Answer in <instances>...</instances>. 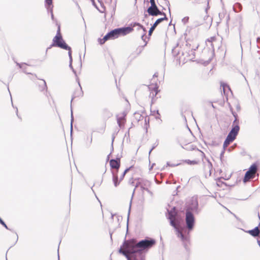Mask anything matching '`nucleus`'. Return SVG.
<instances>
[{
  "mask_svg": "<svg viewBox=\"0 0 260 260\" xmlns=\"http://www.w3.org/2000/svg\"><path fill=\"white\" fill-rule=\"evenodd\" d=\"M41 80L43 82V84L42 85L40 84L39 85V89L41 92H43V91H44L47 92V84H46V82L43 79H42Z\"/></svg>",
  "mask_w": 260,
  "mask_h": 260,
  "instance_id": "nucleus-22",
  "label": "nucleus"
},
{
  "mask_svg": "<svg viewBox=\"0 0 260 260\" xmlns=\"http://www.w3.org/2000/svg\"><path fill=\"white\" fill-rule=\"evenodd\" d=\"M55 47V45H53V43L50 45L49 47H48L47 48L46 51H47L49 49H51L52 47Z\"/></svg>",
  "mask_w": 260,
  "mask_h": 260,
  "instance_id": "nucleus-39",
  "label": "nucleus"
},
{
  "mask_svg": "<svg viewBox=\"0 0 260 260\" xmlns=\"http://www.w3.org/2000/svg\"><path fill=\"white\" fill-rule=\"evenodd\" d=\"M149 188L150 187H147V189H145L144 191H146L147 192H148L149 191Z\"/></svg>",
  "mask_w": 260,
  "mask_h": 260,
  "instance_id": "nucleus-50",
  "label": "nucleus"
},
{
  "mask_svg": "<svg viewBox=\"0 0 260 260\" xmlns=\"http://www.w3.org/2000/svg\"><path fill=\"white\" fill-rule=\"evenodd\" d=\"M147 17V14H145V18H146Z\"/></svg>",
  "mask_w": 260,
  "mask_h": 260,
  "instance_id": "nucleus-56",
  "label": "nucleus"
},
{
  "mask_svg": "<svg viewBox=\"0 0 260 260\" xmlns=\"http://www.w3.org/2000/svg\"><path fill=\"white\" fill-rule=\"evenodd\" d=\"M240 127L238 125V121L236 118L235 120L233 122V128L231 131L229 133L227 138L231 139L232 140L234 141L238 134L239 131Z\"/></svg>",
  "mask_w": 260,
  "mask_h": 260,
  "instance_id": "nucleus-8",
  "label": "nucleus"
},
{
  "mask_svg": "<svg viewBox=\"0 0 260 260\" xmlns=\"http://www.w3.org/2000/svg\"><path fill=\"white\" fill-rule=\"evenodd\" d=\"M129 241H131V239L125 240L118 250L119 253L125 256L127 260L131 259V257L135 250L134 248L131 246V243H129Z\"/></svg>",
  "mask_w": 260,
  "mask_h": 260,
  "instance_id": "nucleus-3",
  "label": "nucleus"
},
{
  "mask_svg": "<svg viewBox=\"0 0 260 260\" xmlns=\"http://www.w3.org/2000/svg\"><path fill=\"white\" fill-rule=\"evenodd\" d=\"M45 7H46V9H47L48 12L50 13L51 18L53 20L54 18L53 14V6L52 5V0H45Z\"/></svg>",
  "mask_w": 260,
  "mask_h": 260,
  "instance_id": "nucleus-15",
  "label": "nucleus"
},
{
  "mask_svg": "<svg viewBox=\"0 0 260 260\" xmlns=\"http://www.w3.org/2000/svg\"><path fill=\"white\" fill-rule=\"evenodd\" d=\"M110 237H111V238L112 239V233H110Z\"/></svg>",
  "mask_w": 260,
  "mask_h": 260,
  "instance_id": "nucleus-59",
  "label": "nucleus"
},
{
  "mask_svg": "<svg viewBox=\"0 0 260 260\" xmlns=\"http://www.w3.org/2000/svg\"><path fill=\"white\" fill-rule=\"evenodd\" d=\"M149 15L156 16L159 15H162V13L157 7H149L147 10Z\"/></svg>",
  "mask_w": 260,
  "mask_h": 260,
  "instance_id": "nucleus-13",
  "label": "nucleus"
},
{
  "mask_svg": "<svg viewBox=\"0 0 260 260\" xmlns=\"http://www.w3.org/2000/svg\"><path fill=\"white\" fill-rule=\"evenodd\" d=\"M157 114L158 115V116H156V118H159V116H160V114L159 113H158V111H157Z\"/></svg>",
  "mask_w": 260,
  "mask_h": 260,
  "instance_id": "nucleus-48",
  "label": "nucleus"
},
{
  "mask_svg": "<svg viewBox=\"0 0 260 260\" xmlns=\"http://www.w3.org/2000/svg\"><path fill=\"white\" fill-rule=\"evenodd\" d=\"M2 218L0 217V221H2Z\"/></svg>",
  "mask_w": 260,
  "mask_h": 260,
  "instance_id": "nucleus-63",
  "label": "nucleus"
},
{
  "mask_svg": "<svg viewBox=\"0 0 260 260\" xmlns=\"http://www.w3.org/2000/svg\"><path fill=\"white\" fill-rule=\"evenodd\" d=\"M128 217H129V215H128ZM129 218H127V222L128 221Z\"/></svg>",
  "mask_w": 260,
  "mask_h": 260,
  "instance_id": "nucleus-60",
  "label": "nucleus"
},
{
  "mask_svg": "<svg viewBox=\"0 0 260 260\" xmlns=\"http://www.w3.org/2000/svg\"><path fill=\"white\" fill-rule=\"evenodd\" d=\"M110 166L111 169H115V171L118 172L120 167V157H117L116 159H112L110 160Z\"/></svg>",
  "mask_w": 260,
  "mask_h": 260,
  "instance_id": "nucleus-10",
  "label": "nucleus"
},
{
  "mask_svg": "<svg viewBox=\"0 0 260 260\" xmlns=\"http://www.w3.org/2000/svg\"><path fill=\"white\" fill-rule=\"evenodd\" d=\"M110 2H111L112 0H110Z\"/></svg>",
  "mask_w": 260,
  "mask_h": 260,
  "instance_id": "nucleus-64",
  "label": "nucleus"
},
{
  "mask_svg": "<svg viewBox=\"0 0 260 260\" xmlns=\"http://www.w3.org/2000/svg\"><path fill=\"white\" fill-rule=\"evenodd\" d=\"M17 65L20 68H22V67H23V64H21V63H17Z\"/></svg>",
  "mask_w": 260,
  "mask_h": 260,
  "instance_id": "nucleus-41",
  "label": "nucleus"
},
{
  "mask_svg": "<svg viewBox=\"0 0 260 260\" xmlns=\"http://www.w3.org/2000/svg\"><path fill=\"white\" fill-rule=\"evenodd\" d=\"M216 42L215 37H211L206 41V44L207 46L211 47L212 52L214 51V43Z\"/></svg>",
  "mask_w": 260,
  "mask_h": 260,
  "instance_id": "nucleus-16",
  "label": "nucleus"
},
{
  "mask_svg": "<svg viewBox=\"0 0 260 260\" xmlns=\"http://www.w3.org/2000/svg\"><path fill=\"white\" fill-rule=\"evenodd\" d=\"M135 181H136V183L135 184V187L132 193V199L133 198L136 188L140 187L143 195L144 190L147 189V187H150L151 186V182L143 178H136Z\"/></svg>",
  "mask_w": 260,
  "mask_h": 260,
  "instance_id": "nucleus-5",
  "label": "nucleus"
},
{
  "mask_svg": "<svg viewBox=\"0 0 260 260\" xmlns=\"http://www.w3.org/2000/svg\"><path fill=\"white\" fill-rule=\"evenodd\" d=\"M185 162L189 165H196L198 164L196 160H190L189 159L186 160Z\"/></svg>",
  "mask_w": 260,
  "mask_h": 260,
  "instance_id": "nucleus-32",
  "label": "nucleus"
},
{
  "mask_svg": "<svg viewBox=\"0 0 260 260\" xmlns=\"http://www.w3.org/2000/svg\"><path fill=\"white\" fill-rule=\"evenodd\" d=\"M209 165L210 166H212L211 164L209 161Z\"/></svg>",
  "mask_w": 260,
  "mask_h": 260,
  "instance_id": "nucleus-57",
  "label": "nucleus"
},
{
  "mask_svg": "<svg viewBox=\"0 0 260 260\" xmlns=\"http://www.w3.org/2000/svg\"><path fill=\"white\" fill-rule=\"evenodd\" d=\"M149 90L150 91V97H151L152 99L156 96L158 92V86L156 84H151L148 86Z\"/></svg>",
  "mask_w": 260,
  "mask_h": 260,
  "instance_id": "nucleus-12",
  "label": "nucleus"
},
{
  "mask_svg": "<svg viewBox=\"0 0 260 260\" xmlns=\"http://www.w3.org/2000/svg\"><path fill=\"white\" fill-rule=\"evenodd\" d=\"M151 197L153 195L152 192L149 190L148 192H147Z\"/></svg>",
  "mask_w": 260,
  "mask_h": 260,
  "instance_id": "nucleus-46",
  "label": "nucleus"
},
{
  "mask_svg": "<svg viewBox=\"0 0 260 260\" xmlns=\"http://www.w3.org/2000/svg\"><path fill=\"white\" fill-rule=\"evenodd\" d=\"M162 21V17L158 18L156 20L153 25L150 27L148 31V36H151L153 31L154 30L156 26L161 22Z\"/></svg>",
  "mask_w": 260,
  "mask_h": 260,
  "instance_id": "nucleus-20",
  "label": "nucleus"
},
{
  "mask_svg": "<svg viewBox=\"0 0 260 260\" xmlns=\"http://www.w3.org/2000/svg\"><path fill=\"white\" fill-rule=\"evenodd\" d=\"M153 76H156V74H155Z\"/></svg>",
  "mask_w": 260,
  "mask_h": 260,
  "instance_id": "nucleus-62",
  "label": "nucleus"
},
{
  "mask_svg": "<svg viewBox=\"0 0 260 260\" xmlns=\"http://www.w3.org/2000/svg\"><path fill=\"white\" fill-rule=\"evenodd\" d=\"M258 244L259 246H260V241H258Z\"/></svg>",
  "mask_w": 260,
  "mask_h": 260,
  "instance_id": "nucleus-55",
  "label": "nucleus"
},
{
  "mask_svg": "<svg viewBox=\"0 0 260 260\" xmlns=\"http://www.w3.org/2000/svg\"><path fill=\"white\" fill-rule=\"evenodd\" d=\"M71 134L72 135L73 132V122L74 120V117L73 115V111H72V104H71Z\"/></svg>",
  "mask_w": 260,
  "mask_h": 260,
  "instance_id": "nucleus-27",
  "label": "nucleus"
},
{
  "mask_svg": "<svg viewBox=\"0 0 260 260\" xmlns=\"http://www.w3.org/2000/svg\"><path fill=\"white\" fill-rule=\"evenodd\" d=\"M6 224L5 223V222H4V223H2V225L3 226H4V225H6Z\"/></svg>",
  "mask_w": 260,
  "mask_h": 260,
  "instance_id": "nucleus-53",
  "label": "nucleus"
},
{
  "mask_svg": "<svg viewBox=\"0 0 260 260\" xmlns=\"http://www.w3.org/2000/svg\"><path fill=\"white\" fill-rule=\"evenodd\" d=\"M72 71L75 74V76L77 77V73H76V71L74 70V69H73L72 70Z\"/></svg>",
  "mask_w": 260,
  "mask_h": 260,
  "instance_id": "nucleus-43",
  "label": "nucleus"
},
{
  "mask_svg": "<svg viewBox=\"0 0 260 260\" xmlns=\"http://www.w3.org/2000/svg\"><path fill=\"white\" fill-rule=\"evenodd\" d=\"M103 117L105 119H108L113 116L112 113L107 108L104 109L102 112Z\"/></svg>",
  "mask_w": 260,
  "mask_h": 260,
  "instance_id": "nucleus-21",
  "label": "nucleus"
},
{
  "mask_svg": "<svg viewBox=\"0 0 260 260\" xmlns=\"http://www.w3.org/2000/svg\"><path fill=\"white\" fill-rule=\"evenodd\" d=\"M114 139H115V136L114 135H112V145H113V143L114 142Z\"/></svg>",
  "mask_w": 260,
  "mask_h": 260,
  "instance_id": "nucleus-45",
  "label": "nucleus"
},
{
  "mask_svg": "<svg viewBox=\"0 0 260 260\" xmlns=\"http://www.w3.org/2000/svg\"><path fill=\"white\" fill-rule=\"evenodd\" d=\"M66 50H68V55L69 56L70 61H73L72 56V49L69 46V49H66Z\"/></svg>",
  "mask_w": 260,
  "mask_h": 260,
  "instance_id": "nucleus-30",
  "label": "nucleus"
},
{
  "mask_svg": "<svg viewBox=\"0 0 260 260\" xmlns=\"http://www.w3.org/2000/svg\"><path fill=\"white\" fill-rule=\"evenodd\" d=\"M6 224L5 223V222H4V223H2V225L3 226H4V225H6Z\"/></svg>",
  "mask_w": 260,
  "mask_h": 260,
  "instance_id": "nucleus-52",
  "label": "nucleus"
},
{
  "mask_svg": "<svg viewBox=\"0 0 260 260\" xmlns=\"http://www.w3.org/2000/svg\"><path fill=\"white\" fill-rule=\"evenodd\" d=\"M127 134L129 135V130L128 131V132H127Z\"/></svg>",
  "mask_w": 260,
  "mask_h": 260,
  "instance_id": "nucleus-61",
  "label": "nucleus"
},
{
  "mask_svg": "<svg viewBox=\"0 0 260 260\" xmlns=\"http://www.w3.org/2000/svg\"><path fill=\"white\" fill-rule=\"evenodd\" d=\"M233 141L231 139H229V138H226V139L225 140L224 143H223V148L225 149L226 147H227L228 146V145L230 144V143L232 142Z\"/></svg>",
  "mask_w": 260,
  "mask_h": 260,
  "instance_id": "nucleus-26",
  "label": "nucleus"
},
{
  "mask_svg": "<svg viewBox=\"0 0 260 260\" xmlns=\"http://www.w3.org/2000/svg\"><path fill=\"white\" fill-rule=\"evenodd\" d=\"M118 30L119 31L120 36L126 35L133 30V28H132V23L129 25V26L127 27H123L118 28Z\"/></svg>",
  "mask_w": 260,
  "mask_h": 260,
  "instance_id": "nucleus-14",
  "label": "nucleus"
},
{
  "mask_svg": "<svg viewBox=\"0 0 260 260\" xmlns=\"http://www.w3.org/2000/svg\"><path fill=\"white\" fill-rule=\"evenodd\" d=\"M123 119H124V117L117 118V122L120 128H122L123 126V124L121 122V121Z\"/></svg>",
  "mask_w": 260,
  "mask_h": 260,
  "instance_id": "nucleus-28",
  "label": "nucleus"
},
{
  "mask_svg": "<svg viewBox=\"0 0 260 260\" xmlns=\"http://www.w3.org/2000/svg\"><path fill=\"white\" fill-rule=\"evenodd\" d=\"M53 45L63 49H69V46L63 40L60 33V25L57 24V30L55 36L53 39Z\"/></svg>",
  "mask_w": 260,
  "mask_h": 260,
  "instance_id": "nucleus-4",
  "label": "nucleus"
},
{
  "mask_svg": "<svg viewBox=\"0 0 260 260\" xmlns=\"http://www.w3.org/2000/svg\"><path fill=\"white\" fill-rule=\"evenodd\" d=\"M191 203L188 207V209L192 211H196L198 207V202L196 198H193L191 200Z\"/></svg>",
  "mask_w": 260,
  "mask_h": 260,
  "instance_id": "nucleus-19",
  "label": "nucleus"
},
{
  "mask_svg": "<svg viewBox=\"0 0 260 260\" xmlns=\"http://www.w3.org/2000/svg\"><path fill=\"white\" fill-rule=\"evenodd\" d=\"M146 253L135 249L130 260H145Z\"/></svg>",
  "mask_w": 260,
  "mask_h": 260,
  "instance_id": "nucleus-9",
  "label": "nucleus"
},
{
  "mask_svg": "<svg viewBox=\"0 0 260 260\" xmlns=\"http://www.w3.org/2000/svg\"><path fill=\"white\" fill-rule=\"evenodd\" d=\"M131 246L134 248L135 249L139 251L144 252L146 253L148 249L152 247L156 243L154 239L146 237L145 239L137 241L136 239H131Z\"/></svg>",
  "mask_w": 260,
  "mask_h": 260,
  "instance_id": "nucleus-2",
  "label": "nucleus"
},
{
  "mask_svg": "<svg viewBox=\"0 0 260 260\" xmlns=\"http://www.w3.org/2000/svg\"><path fill=\"white\" fill-rule=\"evenodd\" d=\"M4 221L2 220V221H0V223L2 224V223H4Z\"/></svg>",
  "mask_w": 260,
  "mask_h": 260,
  "instance_id": "nucleus-54",
  "label": "nucleus"
},
{
  "mask_svg": "<svg viewBox=\"0 0 260 260\" xmlns=\"http://www.w3.org/2000/svg\"><path fill=\"white\" fill-rule=\"evenodd\" d=\"M92 141V136H91L90 140H89V145H90L91 144Z\"/></svg>",
  "mask_w": 260,
  "mask_h": 260,
  "instance_id": "nucleus-47",
  "label": "nucleus"
},
{
  "mask_svg": "<svg viewBox=\"0 0 260 260\" xmlns=\"http://www.w3.org/2000/svg\"><path fill=\"white\" fill-rule=\"evenodd\" d=\"M16 115H17V117H18L19 118L21 119V117H20L19 116V115H18V109H17V108H16Z\"/></svg>",
  "mask_w": 260,
  "mask_h": 260,
  "instance_id": "nucleus-42",
  "label": "nucleus"
},
{
  "mask_svg": "<svg viewBox=\"0 0 260 260\" xmlns=\"http://www.w3.org/2000/svg\"><path fill=\"white\" fill-rule=\"evenodd\" d=\"M248 232L252 236L256 237L259 235L260 231L258 227H255L254 229L249 231Z\"/></svg>",
  "mask_w": 260,
  "mask_h": 260,
  "instance_id": "nucleus-23",
  "label": "nucleus"
},
{
  "mask_svg": "<svg viewBox=\"0 0 260 260\" xmlns=\"http://www.w3.org/2000/svg\"><path fill=\"white\" fill-rule=\"evenodd\" d=\"M4 227H5L6 229L9 230H10L8 228V227L7 226V225L6 224L4 225Z\"/></svg>",
  "mask_w": 260,
  "mask_h": 260,
  "instance_id": "nucleus-49",
  "label": "nucleus"
},
{
  "mask_svg": "<svg viewBox=\"0 0 260 260\" xmlns=\"http://www.w3.org/2000/svg\"><path fill=\"white\" fill-rule=\"evenodd\" d=\"M163 19H164V20H167V18L166 17V14L164 13V18H163Z\"/></svg>",
  "mask_w": 260,
  "mask_h": 260,
  "instance_id": "nucleus-44",
  "label": "nucleus"
},
{
  "mask_svg": "<svg viewBox=\"0 0 260 260\" xmlns=\"http://www.w3.org/2000/svg\"><path fill=\"white\" fill-rule=\"evenodd\" d=\"M120 36L118 28L114 29L108 32L103 39L99 38L98 42L100 44H104L106 41L109 40H113L118 38Z\"/></svg>",
  "mask_w": 260,
  "mask_h": 260,
  "instance_id": "nucleus-6",
  "label": "nucleus"
},
{
  "mask_svg": "<svg viewBox=\"0 0 260 260\" xmlns=\"http://www.w3.org/2000/svg\"><path fill=\"white\" fill-rule=\"evenodd\" d=\"M150 6L149 7H157L156 4H155V0H152V1H150Z\"/></svg>",
  "mask_w": 260,
  "mask_h": 260,
  "instance_id": "nucleus-34",
  "label": "nucleus"
},
{
  "mask_svg": "<svg viewBox=\"0 0 260 260\" xmlns=\"http://www.w3.org/2000/svg\"><path fill=\"white\" fill-rule=\"evenodd\" d=\"M128 183L129 184L135 186L136 181H135V179L134 180V179L132 178L129 180Z\"/></svg>",
  "mask_w": 260,
  "mask_h": 260,
  "instance_id": "nucleus-33",
  "label": "nucleus"
},
{
  "mask_svg": "<svg viewBox=\"0 0 260 260\" xmlns=\"http://www.w3.org/2000/svg\"><path fill=\"white\" fill-rule=\"evenodd\" d=\"M22 69V71L24 73H25V74H30L31 73H28L27 72V70H26V67H22V68H21Z\"/></svg>",
  "mask_w": 260,
  "mask_h": 260,
  "instance_id": "nucleus-36",
  "label": "nucleus"
},
{
  "mask_svg": "<svg viewBox=\"0 0 260 260\" xmlns=\"http://www.w3.org/2000/svg\"><path fill=\"white\" fill-rule=\"evenodd\" d=\"M199 46V44L198 43H196L194 46H193L191 49V50L189 51L190 52L188 53V60H192L195 58V52L194 51L198 48Z\"/></svg>",
  "mask_w": 260,
  "mask_h": 260,
  "instance_id": "nucleus-18",
  "label": "nucleus"
},
{
  "mask_svg": "<svg viewBox=\"0 0 260 260\" xmlns=\"http://www.w3.org/2000/svg\"><path fill=\"white\" fill-rule=\"evenodd\" d=\"M132 28L134 29V27H137V30H140L141 29L143 30V31H144V28H145L142 25H141L140 23L138 22H132Z\"/></svg>",
  "mask_w": 260,
  "mask_h": 260,
  "instance_id": "nucleus-24",
  "label": "nucleus"
},
{
  "mask_svg": "<svg viewBox=\"0 0 260 260\" xmlns=\"http://www.w3.org/2000/svg\"><path fill=\"white\" fill-rule=\"evenodd\" d=\"M158 143L156 142L155 144H154L153 146L152 147V148L150 149V150L149 151V154H150L151 152L152 151L153 149H154L157 145Z\"/></svg>",
  "mask_w": 260,
  "mask_h": 260,
  "instance_id": "nucleus-35",
  "label": "nucleus"
},
{
  "mask_svg": "<svg viewBox=\"0 0 260 260\" xmlns=\"http://www.w3.org/2000/svg\"><path fill=\"white\" fill-rule=\"evenodd\" d=\"M147 30H146V28H144V31H143V34L141 36V39L142 40H143L144 42H145V44L144 45V46L146 45L147 44V42L145 41V39L146 38V32Z\"/></svg>",
  "mask_w": 260,
  "mask_h": 260,
  "instance_id": "nucleus-29",
  "label": "nucleus"
},
{
  "mask_svg": "<svg viewBox=\"0 0 260 260\" xmlns=\"http://www.w3.org/2000/svg\"><path fill=\"white\" fill-rule=\"evenodd\" d=\"M111 173L112 174V180H113V182L114 183V185L115 187H117L119 185V184L121 182V181H120V179L118 180V172H117V171H112Z\"/></svg>",
  "mask_w": 260,
  "mask_h": 260,
  "instance_id": "nucleus-17",
  "label": "nucleus"
},
{
  "mask_svg": "<svg viewBox=\"0 0 260 260\" xmlns=\"http://www.w3.org/2000/svg\"><path fill=\"white\" fill-rule=\"evenodd\" d=\"M148 124L147 123V118H145V125H146V132H147V125Z\"/></svg>",
  "mask_w": 260,
  "mask_h": 260,
  "instance_id": "nucleus-38",
  "label": "nucleus"
},
{
  "mask_svg": "<svg viewBox=\"0 0 260 260\" xmlns=\"http://www.w3.org/2000/svg\"><path fill=\"white\" fill-rule=\"evenodd\" d=\"M159 176H160V179H162V173H160V174H159Z\"/></svg>",
  "mask_w": 260,
  "mask_h": 260,
  "instance_id": "nucleus-51",
  "label": "nucleus"
},
{
  "mask_svg": "<svg viewBox=\"0 0 260 260\" xmlns=\"http://www.w3.org/2000/svg\"><path fill=\"white\" fill-rule=\"evenodd\" d=\"M176 213L175 212L170 211L169 212L168 218L170 219L171 224L175 228L176 230L177 234L178 237H180L186 247L187 244L189 242V233L193 228L194 224V217L192 213L189 210L186 212L185 221L188 229L181 228L176 223L175 219Z\"/></svg>",
  "mask_w": 260,
  "mask_h": 260,
  "instance_id": "nucleus-1",
  "label": "nucleus"
},
{
  "mask_svg": "<svg viewBox=\"0 0 260 260\" xmlns=\"http://www.w3.org/2000/svg\"><path fill=\"white\" fill-rule=\"evenodd\" d=\"M69 67H70V68L71 70H72L73 69H74V68H73V66H72V61H70V63H69Z\"/></svg>",
  "mask_w": 260,
  "mask_h": 260,
  "instance_id": "nucleus-40",
  "label": "nucleus"
},
{
  "mask_svg": "<svg viewBox=\"0 0 260 260\" xmlns=\"http://www.w3.org/2000/svg\"><path fill=\"white\" fill-rule=\"evenodd\" d=\"M188 17H185L182 19V21L184 24H185L188 22Z\"/></svg>",
  "mask_w": 260,
  "mask_h": 260,
  "instance_id": "nucleus-37",
  "label": "nucleus"
},
{
  "mask_svg": "<svg viewBox=\"0 0 260 260\" xmlns=\"http://www.w3.org/2000/svg\"><path fill=\"white\" fill-rule=\"evenodd\" d=\"M76 80L78 82V85H79V88L76 89L73 94V95H72V99H71V103H72L73 100L74 99L76 98H78V97H81V96H83V91L82 90V87L81 86V85H80V82H79V79L78 77H77V78H76Z\"/></svg>",
  "mask_w": 260,
  "mask_h": 260,
  "instance_id": "nucleus-11",
  "label": "nucleus"
},
{
  "mask_svg": "<svg viewBox=\"0 0 260 260\" xmlns=\"http://www.w3.org/2000/svg\"><path fill=\"white\" fill-rule=\"evenodd\" d=\"M257 171V165L256 163L253 164L245 173L243 181L246 182L250 179L254 177V175Z\"/></svg>",
  "mask_w": 260,
  "mask_h": 260,
  "instance_id": "nucleus-7",
  "label": "nucleus"
},
{
  "mask_svg": "<svg viewBox=\"0 0 260 260\" xmlns=\"http://www.w3.org/2000/svg\"><path fill=\"white\" fill-rule=\"evenodd\" d=\"M221 86H222L223 91V92L224 93H225V91H226V89L230 90V88L229 85H228L226 84L223 83V84H221Z\"/></svg>",
  "mask_w": 260,
  "mask_h": 260,
  "instance_id": "nucleus-31",
  "label": "nucleus"
},
{
  "mask_svg": "<svg viewBox=\"0 0 260 260\" xmlns=\"http://www.w3.org/2000/svg\"><path fill=\"white\" fill-rule=\"evenodd\" d=\"M156 182L157 183V184H159L160 182H157L156 180Z\"/></svg>",
  "mask_w": 260,
  "mask_h": 260,
  "instance_id": "nucleus-58",
  "label": "nucleus"
},
{
  "mask_svg": "<svg viewBox=\"0 0 260 260\" xmlns=\"http://www.w3.org/2000/svg\"><path fill=\"white\" fill-rule=\"evenodd\" d=\"M132 167H133V166H131V167H129V168H126V169L124 170V171L123 172V173L121 174V176H120V181H121L123 179V178H124V176H125V174H126V173H127V172H128L131 170V169Z\"/></svg>",
  "mask_w": 260,
  "mask_h": 260,
  "instance_id": "nucleus-25",
  "label": "nucleus"
}]
</instances>
